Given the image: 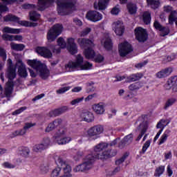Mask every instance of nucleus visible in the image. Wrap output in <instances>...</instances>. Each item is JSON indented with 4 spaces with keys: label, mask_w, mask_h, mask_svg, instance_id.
<instances>
[{
    "label": "nucleus",
    "mask_w": 177,
    "mask_h": 177,
    "mask_svg": "<svg viewBox=\"0 0 177 177\" xmlns=\"http://www.w3.org/2000/svg\"><path fill=\"white\" fill-rule=\"evenodd\" d=\"M35 125H37V124L35 123L26 122L25 123V125L22 129L16 130L12 132L10 134V138H16V136H23V135H26V133L27 132V131H28V129L32 128V127H35Z\"/></svg>",
    "instance_id": "9"
},
{
    "label": "nucleus",
    "mask_w": 177,
    "mask_h": 177,
    "mask_svg": "<svg viewBox=\"0 0 177 177\" xmlns=\"http://www.w3.org/2000/svg\"><path fill=\"white\" fill-rule=\"evenodd\" d=\"M57 10L59 16H67L70 15V12L66 11V8H65L64 7H62V4L59 1L57 3Z\"/></svg>",
    "instance_id": "32"
},
{
    "label": "nucleus",
    "mask_w": 177,
    "mask_h": 177,
    "mask_svg": "<svg viewBox=\"0 0 177 177\" xmlns=\"http://www.w3.org/2000/svg\"><path fill=\"white\" fill-rule=\"evenodd\" d=\"M67 91H70V86H65V87L59 88L57 91V93H59V94L65 93V92H67Z\"/></svg>",
    "instance_id": "58"
},
{
    "label": "nucleus",
    "mask_w": 177,
    "mask_h": 177,
    "mask_svg": "<svg viewBox=\"0 0 177 177\" xmlns=\"http://www.w3.org/2000/svg\"><path fill=\"white\" fill-rule=\"evenodd\" d=\"M127 9L129 15H136V12H138V7L133 3H128L127 4Z\"/></svg>",
    "instance_id": "30"
},
{
    "label": "nucleus",
    "mask_w": 177,
    "mask_h": 177,
    "mask_svg": "<svg viewBox=\"0 0 177 177\" xmlns=\"http://www.w3.org/2000/svg\"><path fill=\"white\" fill-rule=\"evenodd\" d=\"M142 21L146 24V26H149L150 23H151V13L149 11H145L142 14Z\"/></svg>",
    "instance_id": "31"
},
{
    "label": "nucleus",
    "mask_w": 177,
    "mask_h": 177,
    "mask_svg": "<svg viewBox=\"0 0 177 177\" xmlns=\"http://www.w3.org/2000/svg\"><path fill=\"white\" fill-rule=\"evenodd\" d=\"M55 0H38V5L40 10H45L49 8L50 3H53Z\"/></svg>",
    "instance_id": "27"
},
{
    "label": "nucleus",
    "mask_w": 177,
    "mask_h": 177,
    "mask_svg": "<svg viewBox=\"0 0 177 177\" xmlns=\"http://www.w3.org/2000/svg\"><path fill=\"white\" fill-rule=\"evenodd\" d=\"M164 172H165V166L160 165L155 169L154 176L160 177L164 174Z\"/></svg>",
    "instance_id": "39"
},
{
    "label": "nucleus",
    "mask_w": 177,
    "mask_h": 177,
    "mask_svg": "<svg viewBox=\"0 0 177 177\" xmlns=\"http://www.w3.org/2000/svg\"><path fill=\"white\" fill-rule=\"evenodd\" d=\"M80 118H82V121H85L86 122H92L95 120L93 113L90 111L82 112L80 114Z\"/></svg>",
    "instance_id": "20"
},
{
    "label": "nucleus",
    "mask_w": 177,
    "mask_h": 177,
    "mask_svg": "<svg viewBox=\"0 0 177 177\" xmlns=\"http://www.w3.org/2000/svg\"><path fill=\"white\" fill-rule=\"evenodd\" d=\"M92 64L86 61L84 64V57L81 54L77 55L75 62H68L66 66L67 68L74 70V68H81V70H91Z\"/></svg>",
    "instance_id": "2"
},
{
    "label": "nucleus",
    "mask_w": 177,
    "mask_h": 177,
    "mask_svg": "<svg viewBox=\"0 0 177 177\" xmlns=\"http://www.w3.org/2000/svg\"><path fill=\"white\" fill-rule=\"evenodd\" d=\"M169 133H171V130L166 129L163 134L161 136L160 138L159 139L158 145L161 146V145L167 142V140L168 139V137L169 136Z\"/></svg>",
    "instance_id": "35"
},
{
    "label": "nucleus",
    "mask_w": 177,
    "mask_h": 177,
    "mask_svg": "<svg viewBox=\"0 0 177 177\" xmlns=\"http://www.w3.org/2000/svg\"><path fill=\"white\" fill-rule=\"evenodd\" d=\"M63 25L62 24H55L47 32L46 38L49 42L56 41V38L63 32Z\"/></svg>",
    "instance_id": "5"
},
{
    "label": "nucleus",
    "mask_w": 177,
    "mask_h": 177,
    "mask_svg": "<svg viewBox=\"0 0 177 177\" xmlns=\"http://www.w3.org/2000/svg\"><path fill=\"white\" fill-rule=\"evenodd\" d=\"M145 133H146V129H142L140 133L138 135V136L136 138L137 141L140 140V139H142V138H143V135H145Z\"/></svg>",
    "instance_id": "60"
},
{
    "label": "nucleus",
    "mask_w": 177,
    "mask_h": 177,
    "mask_svg": "<svg viewBox=\"0 0 177 177\" xmlns=\"http://www.w3.org/2000/svg\"><path fill=\"white\" fill-rule=\"evenodd\" d=\"M143 77V74L140 73H137L134 74L130 75L129 77H127L126 81L127 82H135L136 81H139L141 78Z\"/></svg>",
    "instance_id": "26"
},
{
    "label": "nucleus",
    "mask_w": 177,
    "mask_h": 177,
    "mask_svg": "<svg viewBox=\"0 0 177 177\" xmlns=\"http://www.w3.org/2000/svg\"><path fill=\"white\" fill-rule=\"evenodd\" d=\"M176 10H173L170 12V15L169 16V24H174V21H176Z\"/></svg>",
    "instance_id": "45"
},
{
    "label": "nucleus",
    "mask_w": 177,
    "mask_h": 177,
    "mask_svg": "<svg viewBox=\"0 0 177 177\" xmlns=\"http://www.w3.org/2000/svg\"><path fill=\"white\" fill-rule=\"evenodd\" d=\"M85 161L76 166L75 169H73L74 172H84V171H88L92 168V165L95 162V157H93V154H88L85 157Z\"/></svg>",
    "instance_id": "4"
},
{
    "label": "nucleus",
    "mask_w": 177,
    "mask_h": 177,
    "mask_svg": "<svg viewBox=\"0 0 177 177\" xmlns=\"http://www.w3.org/2000/svg\"><path fill=\"white\" fill-rule=\"evenodd\" d=\"M2 167L3 168H6L7 169H13V168L15 167V165H12L9 162H4L3 163H2Z\"/></svg>",
    "instance_id": "53"
},
{
    "label": "nucleus",
    "mask_w": 177,
    "mask_h": 177,
    "mask_svg": "<svg viewBox=\"0 0 177 177\" xmlns=\"http://www.w3.org/2000/svg\"><path fill=\"white\" fill-rule=\"evenodd\" d=\"M10 48L12 50H16L17 52H21V50H24V48L26 46L23 44H16V43H10Z\"/></svg>",
    "instance_id": "34"
},
{
    "label": "nucleus",
    "mask_w": 177,
    "mask_h": 177,
    "mask_svg": "<svg viewBox=\"0 0 177 177\" xmlns=\"http://www.w3.org/2000/svg\"><path fill=\"white\" fill-rule=\"evenodd\" d=\"M113 27L115 28V32L116 35H119L121 37L124 34V31H125V28L122 25V21H117L113 24Z\"/></svg>",
    "instance_id": "16"
},
{
    "label": "nucleus",
    "mask_w": 177,
    "mask_h": 177,
    "mask_svg": "<svg viewBox=\"0 0 177 177\" xmlns=\"http://www.w3.org/2000/svg\"><path fill=\"white\" fill-rule=\"evenodd\" d=\"M4 21H12L14 23H18L20 26L23 27H37L38 26V23L30 22L28 21H20V18L16 15L9 14L3 17Z\"/></svg>",
    "instance_id": "6"
},
{
    "label": "nucleus",
    "mask_w": 177,
    "mask_h": 177,
    "mask_svg": "<svg viewBox=\"0 0 177 177\" xmlns=\"http://www.w3.org/2000/svg\"><path fill=\"white\" fill-rule=\"evenodd\" d=\"M177 82V75L171 76L168 79L167 83L170 84V85H174Z\"/></svg>",
    "instance_id": "54"
},
{
    "label": "nucleus",
    "mask_w": 177,
    "mask_h": 177,
    "mask_svg": "<svg viewBox=\"0 0 177 177\" xmlns=\"http://www.w3.org/2000/svg\"><path fill=\"white\" fill-rule=\"evenodd\" d=\"M93 109L97 114H103L106 111L104 109V104L103 102H100L93 105Z\"/></svg>",
    "instance_id": "28"
},
{
    "label": "nucleus",
    "mask_w": 177,
    "mask_h": 177,
    "mask_svg": "<svg viewBox=\"0 0 177 177\" xmlns=\"http://www.w3.org/2000/svg\"><path fill=\"white\" fill-rule=\"evenodd\" d=\"M77 43L82 48H89L93 45V41L85 38L78 39Z\"/></svg>",
    "instance_id": "25"
},
{
    "label": "nucleus",
    "mask_w": 177,
    "mask_h": 177,
    "mask_svg": "<svg viewBox=\"0 0 177 177\" xmlns=\"http://www.w3.org/2000/svg\"><path fill=\"white\" fill-rule=\"evenodd\" d=\"M48 147L44 144H39L36 145L33 147V151L36 153H41V151H43V150H45L47 149Z\"/></svg>",
    "instance_id": "42"
},
{
    "label": "nucleus",
    "mask_w": 177,
    "mask_h": 177,
    "mask_svg": "<svg viewBox=\"0 0 177 177\" xmlns=\"http://www.w3.org/2000/svg\"><path fill=\"white\" fill-rule=\"evenodd\" d=\"M120 8H117V7H114L113 8H112V10H111V15H115V16L117 15H118V13H120Z\"/></svg>",
    "instance_id": "64"
},
{
    "label": "nucleus",
    "mask_w": 177,
    "mask_h": 177,
    "mask_svg": "<svg viewBox=\"0 0 177 177\" xmlns=\"http://www.w3.org/2000/svg\"><path fill=\"white\" fill-rule=\"evenodd\" d=\"M109 147V144L106 142H102L96 145L94 148V151L91 153L95 160H107L111 157V150H106Z\"/></svg>",
    "instance_id": "1"
},
{
    "label": "nucleus",
    "mask_w": 177,
    "mask_h": 177,
    "mask_svg": "<svg viewBox=\"0 0 177 177\" xmlns=\"http://www.w3.org/2000/svg\"><path fill=\"white\" fill-rule=\"evenodd\" d=\"M127 157H128L127 153H124L120 158L115 161L116 165H120V164H122V162H124V161L127 160Z\"/></svg>",
    "instance_id": "51"
},
{
    "label": "nucleus",
    "mask_w": 177,
    "mask_h": 177,
    "mask_svg": "<svg viewBox=\"0 0 177 177\" xmlns=\"http://www.w3.org/2000/svg\"><path fill=\"white\" fill-rule=\"evenodd\" d=\"M66 132L63 130H59L58 132L54 136V138L59 145H67L71 142V138L63 137Z\"/></svg>",
    "instance_id": "10"
},
{
    "label": "nucleus",
    "mask_w": 177,
    "mask_h": 177,
    "mask_svg": "<svg viewBox=\"0 0 177 177\" xmlns=\"http://www.w3.org/2000/svg\"><path fill=\"white\" fill-rule=\"evenodd\" d=\"M67 110H68V107L66 106H64L62 107L50 111L48 113V115L49 117H57L60 115V114H63V113H66Z\"/></svg>",
    "instance_id": "19"
},
{
    "label": "nucleus",
    "mask_w": 177,
    "mask_h": 177,
    "mask_svg": "<svg viewBox=\"0 0 177 177\" xmlns=\"http://www.w3.org/2000/svg\"><path fill=\"white\" fill-rule=\"evenodd\" d=\"M167 174L169 177L172 176L174 174V171H172V169L171 168V165H167Z\"/></svg>",
    "instance_id": "62"
},
{
    "label": "nucleus",
    "mask_w": 177,
    "mask_h": 177,
    "mask_svg": "<svg viewBox=\"0 0 177 177\" xmlns=\"http://www.w3.org/2000/svg\"><path fill=\"white\" fill-rule=\"evenodd\" d=\"M37 71H39V75L42 80H48L49 75H50V71L45 65H43Z\"/></svg>",
    "instance_id": "23"
},
{
    "label": "nucleus",
    "mask_w": 177,
    "mask_h": 177,
    "mask_svg": "<svg viewBox=\"0 0 177 177\" xmlns=\"http://www.w3.org/2000/svg\"><path fill=\"white\" fill-rule=\"evenodd\" d=\"M94 57V61L95 63H103V62H104V57L100 54H97Z\"/></svg>",
    "instance_id": "50"
},
{
    "label": "nucleus",
    "mask_w": 177,
    "mask_h": 177,
    "mask_svg": "<svg viewBox=\"0 0 177 177\" xmlns=\"http://www.w3.org/2000/svg\"><path fill=\"white\" fill-rule=\"evenodd\" d=\"M95 85V82H90L86 84V93H91V92H95L96 88L93 86Z\"/></svg>",
    "instance_id": "44"
},
{
    "label": "nucleus",
    "mask_w": 177,
    "mask_h": 177,
    "mask_svg": "<svg viewBox=\"0 0 177 177\" xmlns=\"http://www.w3.org/2000/svg\"><path fill=\"white\" fill-rule=\"evenodd\" d=\"M129 89L130 91H138V89H139V86H138V84L133 83L129 86Z\"/></svg>",
    "instance_id": "59"
},
{
    "label": "nucleus",
    "mask_w": 177,
    "mask_h": 177,
    "mask_svg": "<svg viewBox=\"0 0 177 177\" xmlns=\"http://www.w3.org/2000/svg\"><path fill=\"white\" fill-rule=\"evenodd\" d=\"M36 52L39 56H41V57H44L45 59H50L53 56L52 51H50L48 47L37 46L36 48Z\"/></svg>",
    "instance_id": "14"
},
{
    "label": "nucleus",
    "mask_w": 177,
    "mask_h": 177,
    "mask_svg": "<svg viewBox=\"0 0 177 177\" xmlns=\"http://www.w3.org/2000/svg\"><path fill=\"white\" fill-rule=\"evenodd\" d=\"M86 17L87 20H90V21L96 23V21H100V20L103 19V15H102V14L97 11L89 10L87 12Z\"/></svg>",
    "instance_id": "12"
},
{
    "label": "nucleus",
    "mask_w": 177,
    "mask_h": 177,
    "mask_svg": "<svg viewBox=\"0 0 177 177\" xmlns=\"http://www.w3.org/2000/svg\"><path fill=\"white\" fill-rule=\"evenodd\" d=\"M153 27L155 30H157L158 31H160L162 32V37H165L171 32V30H169V28H167L165 26H162L158 21L156 20L153 22Z\"/></svg>",
    "instance_id": "15"
},
{
    "label": "nucleus",
    "mask_w": 177,
    "mask_h": 177,
    "mask_svg": "<svg viewBox=\"0 0 177 177\" xmlns=\"http://www.w3.org/2000/svg\"><path fill=\"white\" fill-rule=\"evenodd\" d=\"M4 5H12V3H15V2H17L19 0H1Z\"/></svg>",
    "instance_id": "63"
},
{
    "label": "nucleus",
    "mask_w": 177,
    "mask_h": 177,
    "mask_svg": "<svg viewBox=\"0 0 177 177\" xmlns=\"http://www.w3.org/2000/svg\"><path fill=\"white\" fill-rule=\"evenodd\" d=\"M103 126H94L88 130V136H96V135H100V133H103Z\"/></svg>",
    "instance_id": "18"
},
{
    "label": "nucleus",
    "mask_w": 177,
    "mask_h": 177,
    "mask_svg": "<svg viewBox=\"0 0 177 177\" xmlns=\"http://www.w3.org/2000/svg\"><path fill=\"white\" fill-rule=\"evenodd\" d=\"M84 100V97L76 98L71 102V104L72 106H75V104H78V103H81Z\"/></svg>",
    "instance_id": "56"
},
{
    "label": "nucleus",
    "mask_w": 177,
    "mask_h": 177,
    "mask_svg": "<svg viewBox=\"0 0 177 177\" xmlns=\"http://www.w3.org/2000/svg\"><path fill=\"white\" fill-rule=\"evenodd\" d=\"M136 39L139 42H146L149 38V34L147 30L142 28L137 27L134 30Z\"/></svg>",
    "instance_id": "7"
},
{
    "label": "nucleus",
    "mask_w": 177,
    "mask_h": 177,
    "mask_svg": "<svg viewBox=\"0 0 177 177\" xmlns=\"http://www.w3.org/2000/svg\"><path fill=\"white\" fill-rule=\"evenodd\" d=\"M110 0H98L99 10H105L107 8V4Z\"/></svg>",
    "instance_id": "41"
},
{
    "label": "nucleus",
    "mask_w": 177,
    "mask_h": 177,
    "mask_svg": "<svg viewBox=\"0 0 177 177\" xmlns=\"http://www.w3.org/2000/svg\"><path fill=\"white\" fill-rule=\"evenodd\" d=\"M62 122H63V120L62 119H55L46 128V132H50L51 131H53L55 128H56V127H59V125L62 124Z\"/></svg>",
    "instance_id": "24"
},
{
    "label": "nucleus",
    "mask_w": 177,
    "mask_h": 177,
    "mask_svg": "<svg viewBox=\"0 0 177 177\" xmlns=\"http://www.w3.org/2000/svg\"><path fill=\"white\" fill-rule=\"evenodd\" d=\"M41 18V15L37 11H30L29 12V19L30 21H38Z\"/></svg>",
    "instance_id": "36"
},
{
    "label": "nucleus",
    "mask_w": 177,
    "mask_h": 177,
    "mask_svg": "<svg viewBox=\"0 0 177 177\" xmlns=\"http://www.w3.org/2000/svg\"><path fill=\"white\" fill-rule=\"evenodd\" d=\"M66 48L71 55H75L78 53V47L77 46V44H75V39L74 38L71 37L67 39Z\"/></svg>",
    "instance_id": "13"
},
{
    "label": "nucleus",
    "mask_w": 177,
    "mask_h": 177,
    "mask_svg": "<svg viewBox=\"0 0 177 177\" xmlns=\"http://www.w3.org/2000/svg\"><path fill=\"white\" fill-rule=\"evenodd\" d=\"M8 73L9 81L6 83L4 93L6 95V97H10V96H12V93H13V89L15 88V83L13 82V80L17 75L16 74V68L8 69Z\"/></svg>",
    "instance_id": "3"
},
{
    "label": "nucleus",
    "mask_w": 177,
    "mask_h": 177,
    "mask_svg": "<svg viewBox=\"0 0 177 177\" xmlns=\"http://www.w3.org/2000/svg\"><path fill=\"white\" fill-rule=\"evenodd\" d=\"M60 4L62 8H64L65 9H72V8H74V3L71 1L68 2H62V1H58Z\"/></svg>",
    "instance_id": "46"
},
{
    "label": "nucleus",
    "mask_w": 177,
    "mask_h": 177,
    "mask_svg": "<svg viewBox=\"0 0 177 177\" xmlns=\"http://www.w3.org/2000/svg\"><path fill=\"white\" fill-rule=\"evenodd\" d=\"M22 8L24 9H35L36 6L35 4H31V3H24L22 6Z\"/></svg>",
    "instance_id": "57"
},
{
    "label": "nucleus",
    "mask_w": 177,
    "mask_h": 177,
    "mask_svg": "<svg viewBox=\"0 0 177 177\" xmlns=\"http://www.w3.org/2000/svg\"><path fill=\"white\" fill-rule=\"evenodd\" d=\"M175 103H176V98H169L165 104V106L163 107L164 110H168V109H169V107H171V106H174Z\"/></svg>",
    "instance_id": "38"
},
{
    "label": "nucleus",
    "mask_w": 177,
    "mask_h": 177,
    "mask_svg": "<svg viewBox=\"0 0 177 177\" xmlns=\"http://www.w3.org/2000/svg\"><path fill=\"white\" fill-rule=\"evenodd\" d=\"M92 31V29L91 28H86L82 32V37H85L86 35H88L89 32Z\"/></svg>",
    "instance_id": "61"
},
{
    "label": "nucleus",
    "mask_w": 177,
    "mask_h": 177,
    "mask_svg": "<svg viewBox=\"0 0 177 177\" xmlns=\"http://www.w3.org/2000/svg\"><path fill=\"white\" fill-rule=\"evenodd\" d=\"M21 32V29L13 28L9 26H6L3 29V32H6V34H20Z\"/></svg>",
    "instance_id": "33"
},
{
    "label": "nucleus",
    "mask_w": 177,
    "mask_h": 177,
    "mask_svg": "<svg viewBox=\"0 0 177 177\" xmlns=\"http://www.w3.org/2000/svg\"><path fill=\"white\" fill-rule=\"evenodd\" d=\"M120 56L121 57H125L127 55H129L131 52H133V48H132V45L129 44L128 41H124L120 44L118 47Z\"/></svg>",
    "instance_id": "8"
},
{
    "label": "nucleus",
    "mask_w": 177,
    "mask_h": 177,
    "mask_svg": "<svg viewBox=\"0 0 177 177\" xmlns=\"http://www.w3.org/2000/svg\"><path fill=\"white\" fill-rule=\"evenodd\" d=\"M84 54L86 59H95V56H96V53L91 47H88L87 48H86L84 50Z\"/></svg>",
    "instance_id": "29"
},
{
    "label": "nucleus",
    "mask_w": 177,
    "mask_h": 177,
    "mask_svg": "<svg viewBox=\"0 0 177 177\" xmlns=\"http://www.w3.org/2000/svg\"><path fill=\"white\" fill-rule=\"evenodd\" d=\"M124 142L127 145H131L132 142H133V134L130 133L126 136L124 137L123 138Z\"/></svg>",
    "instance_id": "49"
},
{
    "label": "nucleus",
    "mask_w": 177,
    "mask_h": 177,
    "mask_svg": "<svg viewBox=\"0 0 177 177\" xmlns=\"http://www.w3.org/2000/svg\"><path fill=\"white\" fill-rule=\"evenodd\" d=\"M18 70V75L20 78H27L28 77V73L27 72V68H26V65L23 62V60L18 59L15 64Z\"/></svg>",
    "instance_id": "11"
},
{
    "label": "nucleus",
    "mask_w": 177,
    "mask_h": 177,
    "mask_svg": "<svg viewBox=\"0 0 177 177\" xmlns=\"http://www.w3.org/2000/svg\"><path fill=\"white\" fill-rule=\"evenodd\" d=\"M24 110H27V107L26 106H22L19 108V109L15 110V111L12 112V115H19V114H21Z\"/></svg>",
    "instance_id": "52"
},
{
    "label": "nucleus",
    "mask_w": 177,
    "mask_h": 177,
    "mask_svg": "<svg viewBox=\"0 0 177 177\" xmlns=\"http://www.w3.org/2000/svg\"><path fill=\"white\" fill-rule=\"evenodd\" d=\"M104 48L108 52H110V50H113V41H111V39H106L105 40L104 43Z\"/></svg>",
    "instance_id": "40"
},
{
    "label": "nucleus",
    "mask_w": 177,
    "mask_h": 177,
    "mask_svg": "<svg viewBox=\"0 0 177 177\" xmlns=\"http://www.w3.org/2000/svg\"><path fill=\"white\" fill-rule=\"evenodd\" d=\"M8 10H9L8 6L0 2V15H1V13H5V12H8Z\"/></svg>",
    "instance_id": "55"
},
{
    "label": "nucleus",
    "mask_w": 177,
    "mask_h": 177,
    "mask_svg": "<svg viewBox=\"0 0 177 177\" xmlns=\"http://www.w3.org/2000/svg\"><path fill=\"white\" fill-rule=\"evenodd\" d=\"M21 156L27 158L30 156V149L27 147H20L18 149Z\"/></svg>",
    "instance_id": "37"
},
{
    "label": "nucleus",
    "mask_w": 177,
    "mask_h": 177,
    "mask_svg": "<svg viewBox=\"0 0 177 177\" xmlns=\"http://www.w3.org/2000/svg\"><path fill=\"white\" fill-rule=\"evenodd\" d=\"M1 38L3 41H19V42L23 41V36L20 35H12L8 34H3Z\"/></svg>",
    "instance_id": "21"
},
{
    "label": "nucleus",
    "mask_w": 177,
    "mask_h": 177,
    "mask_svg": "<svg viewBox=\"0 0 177 177\" xmlns=\"http://www.w3.org/2000/svg\"><path fill=\"white\" fill-rule=\"evenodd\" d=\"M27 64L32 68H34V70H36V71H38L39 68H41L44 65L41 61H38L37 59H28L27 61Z\"/></svg>",
    "instance_id": "22"
},
{
    "label": "nucleus",
    "mask_w": 177,
    "mask_h": 177,
    "mask_svg": "<svg viewBox=\"0 0 177 177\" xmlns=\"http://www.w3.org/2000/svg\"><path fill=\"white\" fill-rule=\"evenodd\" d=\"M147 3L152 9H157L160 6V1L147 0Z\"/></svg>",
    "instance_id": "43"
},
{
    "label": "nucleus",
    "mask_w": 177,
    "mask_h": 177,
    "mask_svg": "<svg viewBox=\"0 0 177 177\" xmlns=\"http://www.w3.org/2000/svg\"><path fill=\"white\" fill-rule=\"evenodd\" d=\"M172 71V68H165L164 69H162L160 71L156 73V77L159 79L167 78V77H169V75H171Z\"/></svg>",
    "instance_id": "17"
},
{
    "label": "nucleus",
    "mask_w": 177,
    "mask_h": 177,
    "mask_svg": "<svg viewBox=\"0 0 177 177\" xmlns=\"http://www.w3.org/2000/svg\"><path fill=\"white\" fill-rule=\"evenodd\" d=\"M151 143V141H150V140H147L143 145L142 151H140V154H145L147 151V149L150 147Z\"/></svg>",
    "instance_id": "48"
},
{
    "label": "nucleus",
    "mask_w": 177,
    "mask_h": 177,
    "mask_svg": "<svg viewBox=\"0 0 177 177\" xmlns=\"http://www.w3.org/2000/svg\"><path fill=\"white\" fill-rule=\"evenodd\" d=\"M57 44L58 46L62 48V49H64L67 46V43L66 42V41H64V39H63V37H59L57 40Z\"/></svg>",
    "instance_id": "47"
}]
</instances>
